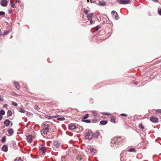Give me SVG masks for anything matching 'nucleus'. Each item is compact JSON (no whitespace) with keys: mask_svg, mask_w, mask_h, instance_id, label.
Here are the masks:
<instances>
[{"mask_svg":"<svg viewBox=\"0 0 161 161\" xmlns=\"http://www.w3.org/2000/svg\"><path fill=\"white\" fill-rule=\"evenodd\" d=\"M111 14L113 15V16H114V18L116 19L117 20L119 19V17L118 14L116 13V12L114 11H112L111 12Z\"/></svg>","mask_w":161,"mask_h":161,"instance_id":"0eeeda50","label":"nucleus"},{"mask_svg":"<svg viewBox=\"0 0 161 161\" xmlns=\"http://www.w3.org/2000/svg\"><path fill=\"white\" fill-rule=\"evenodd\" d=\"M149 14H151L150 13H149Z\"/></svg>","mask_w":161,"mask_h":161,"instance_id":"e2e57ef3","label":"nucleus"},{"mask_svg":"<svg viewBox=\"0 0 161 161\" xmlns=\"http://www.w3.org/2000/svg\"><path fill=\"white\" fill-rule=\"evenodd\" d=\"M12 95L13 96H16L17 95V94L15 92H13L11 93Z\"/></svg>","mask_w":161,"mask_h":161,"instance_id":"58836bf2","label":"nucleus"},{"mask_svg":"<svg viewBox=\"0 0 161 161\" xmlns=\"http://www.w3.org/2000/svg\"><path fill=\"white\" fill-rule=\"evenodd\" d=\"M139 127L141 129H143L144 128V126L142 124H140L139 125Z\"/></svg>","mask_w":161,"mask_h":161,"instance_id":"2f4dec72","label":"nucleus"},{"mask_svg":"<svg viewBox=\"0 0 161 161\" xmlns=\"http://www.w3.org/2000/svg\"><path fill=\"white\" fill-rule=\"evenodd\" d=\"M147 161L145 160V161Z\"/></svg>","mask_w":161,"mask_h":161,"instance_id":"69168bd1","label":"nucleus"},{"mask_svg":"<svg viewBox=\"0 0 161 161\" xmlns=\"http://www.w3.org/2000/svg\"><path fill=\"white\" fill-rule=\"evenodd\" d=\"M40 150L42 152L43 154H45L46 148L45 147L42 146L39 148Z\"/></svg>","mask_w":161,"mask_h":161,"instance_id":"ddd939ff","label":"nucleus"},{"mask_svg":"<svg viewBox=\"0 0 161 161\" xmlns=\"http://www.w3.org/2000/svg\"><path fill=\"white\" fill-rule=\"evenodd\" d=\"M7 106V104H3V108L6 107Z\"/></svg>","mask_w":161,"mask_h":161,"instance_id":"603ef678","label":"nucleus"},{"mask_svg":"<svg viewBox=\"0 0 161 161\" xmlns=\"http://www.w3.org/2000/svg\"><path fill=\"white\" fill-rule=\"evenodd\" d=\"M87 2H88V3L90 2L89 0H87Z\"/></svg>","mask_w":161,"mask_h":161,"instance_id":"bf43d9fd","label":"nucleus"},{"mask_svg":"<svg viewBox=\"0 0 161 161\" xmlns=\"http://www.w3.org/2000/svg\"><path fill=\"white\" fill-rule=\"evenodd\" d=\"M99 28H100V27L99 26L97 25V26H96L95 27V30H96L97 31H98V30L99 29Z\"/></svg>","mask_w":161,"mask_h":161,"instance_id":"79ce46f5","label":"nucleus"},{"mask_svg":"<svg viewBox=\"0 0 161 161\" xmlns=\"http://www.w3.org/2000/svg\"><path fill=\"white\" fill-rule=\"evenodd\" d=\"M14 86H15V88L17 90H19L20 88V86L19 84V83L18 82H16V81H13Z\"/></svg>","mask_w":161,"mask_h":161,"instance_id":"9b49d317","label":"nucleus"},{"mask_svg":"<svg viewBox=\"0 0 161 161\" xmlns=\"http://www.w3.org/2000/svg\"><path fill=\"white\" fill-rule=\"evenodd\" d=\"M42 131L44 133H47L49 132V126L48 125L43 124L42 125Z\"/></svg>","mask_w":161,"mask_h":161,"instance_id":"f03ea898","label":"nucleus"},{"mask_svg":"<svg viewBox=\"0 0 161 161\" xmlns=\"http://www.w3.org/2000/svg\"><path fill=\"white\" fill-rule=\"evenodd\" d=\"M89 151H90L92 154H94L96 153V150L95 149L89 147L88 149Z\"/></svg>","mask_w":161,"mask_h":161,"instance_id":"4468645a","label":"nucleus"},{"mask_svg":"<svg viewBox=\"0 0 161 161\" xmlns=\"http://www.w3.org/2000/svg\"><path fill=\"white\" fill-rule=\"evenodd\" d=\"M69 129L71 130L75 129L76 128V126L73 124H69Z\"/></svg>","mask_w":161,"mask_h":161,"instance_id":"f8f14e48","label":"nucleus"},{"mask_svg":"<svg viewBox=\"0 0 161 161\" xmlns=\"http://www.w3.org/2000/svg\"><path fill=\"white\" fill-rule=\"evenodd\" d=\"M5 14L4 12L3 11H0V16L3 15Z\"/></svg>","mask_w":161,"mask_h":161,"instance_id":"e433bc0d","label":"nucleus"},{"mask_svg":"<svg viewBox=\"0 0 161 161\" xmlns=\"http://www.w3.org/2000/svg\"><path fill=\"white\" fill-rule=\"evenodd\" d=\"M133 84L135 85H136L138 83L137 82L134 81L133 82Z\"/></svg>","mask_w":161,"mask_h":161,"instance_id":"5fc2aeb1","label":"nucleus"},{"mask_svg":"<svg viewBox=\"0 0 161 161\" xmlns=\"http://www.w3.org/2000/svg\"><path fill=\"white\" fill-rule=\"evenodd\" d=\"M6 141V138L5 136H4L3 137V138H2L1 140V141L3 142H5Z\"/></svg>","mask_w":161,"mask_h":161,"instance_id":"473e14b6","label":"nucleus"},{"mask_svg":"<svg viewBox=\"0 0 161 161\" xmlns=\"http://www.w3.org/2000/svg\"><path fill=\"white\" fill-rule=\"evenodd\" d=\"M10 121L8 119H7L5 120L4 122V124L5 125L7 126L9 125L10 124Z\"/></svg>","mask_w":161,"mask_h":161,"instance_id":"dca6fc26","label":"nucleus"},{"mask_svg":"<svg viewBox=\"0 0 161 161\" xmlns=\"http://www.w3.org/2000/svg\"><path fill=\"white\" fill-rule=\"evenodd\" d=\"M92 121L93 122V123H97L98 122L97 119H92Z\"/></svg>","mask_w":161,"mask_h":161,"instance_id":"4c0bfd02","label":"nucleus"},{"mask_svg":"<svg viewBox=\"0 0 161 161\" xmlns=\"http://www.w3.org/2000/svg\"><path fill=\"white\" fill-rule=\"evenodd\" d=\"M5 112L4 110H2L0 111V115H4L5 114Z\"/></svg>","mask_w":161,"mask_h":161,"instance_id":"c756f323","label":"nucleus"},{"mask_svg":"<svg viewBox=\"0 0 161 161\" xmlns=\"http://www.w3.org/2000/svg\"><path fill=\"white\" fill-rule=\"evenodd\" d=\"M1 5L3 7H6L7 5L8 2L7 0H1Z\"/></svg>","mask_w":161,"mask_h":161,"instance_id":"39448f33","label":"nucleus"},{"mask_svg":"<svg viewBox=\"0 0 161 161\" xmlns=\"http://www.w3.org/2000/svg\"><path fill=\"white\" fill-rule=\"evenodd\" d=\"M19 111L21 113H25V111L24 108L22 107H20L19 108Z\"/></svg>","mask_w":161,"mask_h":161,"instance_id":"a211bd4d","label":"nucleus"},{"mask_svg":"<svg viewBox=\"0 0 161 161\" xmlns=\"http://www.w3.org/2000/svg\"><path fill=\"white\" fill-rule=\"evenodd\" d=\"M7 115L8 116H11L12 114L11 111L10 110H8L7 112Z\"/></svg>","mask_w":161,"mask_h":161,"instance_id":"a878e982","label":"nucleus"},{"mask_svg":"<svg viewBox=\"0 0 161 161\" xmlns=\"http://www.w3.org/2000/svg\"><path fill=\"white\" fill-rule=\"evenodd\" d=\"M17 3H20V0H15Z\"/></svg>","mask_w":161,"mask_h":161,"instance_id":"09e8293b","label":"nucleus"},{"mask_svg":"<svg viewBox=\"0 0 161 161\" xmlns=\"http://www.w3.org/2000/svg\"><path fill=\"white\" fill-rule=\"evenodd\" d=\"M60 146V143L58 141L55 140L53 142V148H58Z\"/></svg>","mask_w":161,"mask_h":161,"instance_id":"20e7f679","label":"nucleus"},{"mask_svg":"<svg viewBox=\"0 0 161 161\" xmlns=\"http://www.w3.org/2000/svg\"><path fill=\"white\" fill-rule=\"evenodd\" d=\"M9 33V31H4V33H3V35H7L8 33Z\"/></svg>","mask_w":161,"mask_h":161,"instance_id":"c9c22d12","label":"nucleus"},{"mask_svg":"<svg viewBox=\"0 0 161 161\" xmlns=\"http://www.w3.org/2000/svg\"><path fill=\"white\" fill-rule=\"evenodd\" d=\"M8 131V133L9 134V135L10 136L12 135L14 133V130L13 129L11 128L9 129Z\"/></svg>","mask_w":161,"mask_h":161,"instance_id":"6ab92c4d","label":"nucleus"},{"mask_svg":"<svg viewBox=\"0 0 161 161\" xmlns=\"http://www.w3.org/2000/svg\"><path fill=\"white\" fill-rule=\"evenodd\" d=\"M94 15L93 13H91L89 14H87V18L89 20H91L92 19V16Z\"/></svg>","mask_w":161,"mask_h":161,"instance_id":"2eb2a0df","label":"nucleus"},{"mask_svg":"<svg viewBox=\"0 0 161 161\" xmlns=\"http://www.w3.org/2000/svg\"><path fill=\"white\" fill-rule=\"evenodd\" d=\"M12 103L13 105L15 106H17L18 105L17 103H16L14 102H12Z\"/></svg>","mask_w":161,"mask_h":161,"instance_id":"f704fd0d","label":"nucleus"},{"mask_svg":"<svg viewBox=\"0 0 161 161\" xmlns=\"http://www.w3.org/2000/svg\"><path fill=\"white\" fill-rule=\"evenodd\" d=\"M57 119L58 120L63 121L65 119V118L63 117H59L57 118Z\"/></svg>","mask_w":161,"mask_h":161,"instance_id":"7c9ffc66","label":"nucleus"},{"mask_svg":"<svg viewBox=\"0 0 161 161\" xmlns=\"http://www.w3.org/2000/svg\"><path fill=\"white\" fill-rule=\"evenodd\" d=\"M158 14L161 15V8L160 9H158Z\"/></svg>","mask_w":161,"mask_h":161,"instance_id":"ea45409f","label":"nucleus"},{"mask_svg":"<svg viewBox=\"0 0 161 161\" xmlns=\"http://www.w3.org/2000/svg\"><path fill=\"white\" fill-rule=\"evenodd\" d=\"M35 109L36 110H38L39 109V108L38 106L37 105H35Z\"/></svg>","mask_w":161,"mask_h":161,"instance_id":"72a5a7b5","label":"nucleus"},{"mask_svg":"<svg viewBox=\"0 0 161 161\" xmlns=\"http://www.w3.org/2000/svg\"><path fill=\"white\" fill-rule=\"evenodd\" d=\"M108 123V121L107 120H103L101 121L100 122V125H106Z\"/></svg>","mask_w":161,"mask_h":161,"instance_id":"aec40b11","label":"nucleus"},{"mask_svg":"<svg viewBox=\"0 0 161 161\" xmlns=\"http://www.w3.org/2000/svg\"><path fill=\"white\" fill-rule=\"evenodd\" d=\"M2 116L1 115H0V120L2 119Z\"/></svg>","mask_w":161,"mask_h":161,"instance_id":"4d7b16f0","label":"nucleus"},{"mask_svg":"<svg viewBox=\"0 0 161 161\" xmlns=\"http://www.w3.org/2000/svg\"><path fill=\"white\" fill-rule=\"evenodd\" d=\"M84 11L86 14H87L88 13V11L87 10L85 9V8H84Z\"/></svg>","mask_w":161,"mask_h":161,"instance_id":"a19ab883","label":"nucleus"},{"mask_svg":"<svg viewBox=\"0 0 161 161\" xmlns=\"http://www.w3.org/2000/svg\"><path fill=\"white\" fill-rule=\"evenodd\" d=\"M90 1H91V3H92V1L91 0H90Z\"/></svg>","mask_w":161,"mask_h":161,"instance_id":"052dcab7","label":"nucleus"},{"mask_svg":"<svg viewBox=\"0 0 161 161\" xmlns=\"http://www.w3.org/2000/svg\"><path fill=\"white\" fill-rule=\"evenodd\" d=\"M12 11L11 10H8V13L9 14H11L12 13Z\"/></svg>","mask_w":161,"mask_h":161,"instance_id":"3c124183","label":"nucleus"},{"mask_svg":"<svg viewBox=\"0 0 161 161\" xmlns=\"http://www.w3.org/2000/svg\"><path fill=\"white\" fill-rule=\"evenodd\" d=\"M10 4L11 6V7L13 8H15V4L13 2L12 0H11L10 2Z\"/></svg>","mask_w":161,"mask_h":161,"instance_id":"b1692460","label":"nucleus"},{"mask_svg":"<svg viewBox=\"0 0 161 161\" xmlns=\"http://www.w3.org/2000/svg\"><path fill=\"white\" fill-rule=\"evenodd\" d=\"M92 136L96 138H97L100 135V133L98 130H96L93 133H92Z\"/></svg>","mask_w":161,"mask_h":161,"instance_id":"6e6552de","label":"nucleus"},{"mask_svg":"<svg viewBox=\"0 0 161 161\" xmlns=\"http://www.w3.org/2000/svg\"><path fill=\"white\" fill-rule=\"evenodd\" d=\"M3 101V98L1 97V95H0V101Z\"/></svg>","mask_w":161,"mask_h":161,"instance_id":"49530a36","label":"nucleus"},{"mask_svg":"<svg viewBox=\"0 0 161 161\" xmlns=\"http://www.w3.org/2000/svg\"><path fill=\"white\" fill-rule=\"evenodd\" d=\"M107 20H106L105 19V20H103V24H106L107 23Z\"/></svg>","mask_w":161,"mask_h":161,"instance_id":"a18cd8bd","label":"nucleus"},{"mask_svg":"<svg viewBox=\"0 0 161 161\" xmlns=\"http://www.w3.org/2000/svg\"><path fill=\"white\" fill-rule=\"evenodd\" d=\"M152 0L154 2H158V0Z\"/></svg>","mask_w":161,"mask_h":161,"instance_id":"864d4df0","label":"nucleus"},{"mask_svg":"<svg viewBox=\"0 0 161 161\" xmlns=\"http://www.w3.org/2000/svg\"><path fill=\"white\" fill-rule=\"evenodd\" d=\"M111 121L112 122H114V123H115V119L114 118L111 119Z\"/></svg>","mask_w":161,"mask_h":161,"instance_id":"37998d69","label":"nucleus"},{"mask_svg":"<svg viewBox=\"0 0 161 161\" xmlns=\"http://www.w3.org/2000/svg\"><path fill=\"white\" fill-rule=\"evenodd\" d=\"M33 136L31 135H28L26 136V140L27 142L29 143H31L32 140Z\"/></svg>","mask_w":161,"mask_h":161,"instance_id":"1a4fd4ad","label":"nucleus"},{"mask_svg":"<svg viewBox=\"0 0 161 161\" xmlns=\"http://www.w3.org/2000/svg\"><path fill=\"white\" fill-rule=\"evenodd\" d=\"M92 113L93 114V116L95 117H97L99 116L97 112L96 111H92Z\"/></svg>","mask_w":161,"mask_h":161,"instance_id":"412c9836","label":"nucleus"},{"mask_svg":"<svg viewBox=\"0 0 161 161\" xmlns=\"http://www.w3.org/2000/svg\"><path fill=\"white\" fill-rule=\"evenodd\" d=\"M129 151L130 152H136V150L134 148H130L129 150Z\"/></svg>","mask_w":161,"mask_h":161,"instance_id":"cd10ccee","label":"nucleus"},{"mask_svg":"<svg viewBox=\"0 0 161 161\" xmlns=\"http://www.w3.org/2000/svg\"><path fill=\"white\" fill-rule=\"evenodd\" d=\"M150 120L153 123H156L158 122V119L156 117H152L150 118Z\"/></svg>","mask_w":161,"mask_h":161,"instance_id":"9d476101","label":"nucleus"},{"mask_svg":"<svg viewBox=\"0 0 161 161\" xmlns=\"http://www.w3.org/2000/svg\"><path fill=\"white\" fill-rule=\"evenodd\" d=\"M92 134L90 131H88L85 135V137L88 139H91L92 138Z\"/></svg>","mask_w":161,"mask_h":161,"instance_id":"423d86ee","label":"nucleus"},{"mask_svg":"<svg viewBox=\"0 0 161 161\" xmlns=\"http://www.w3.org/2000/svg\"><path fill=\"white\" fill-rule=\"evenodd\" d=\"M45 117L46 118H48V119H52L55 118L56 117V116H49L47 114L45 115Z\"/></svg>","mask_w":161,"mask_h":161,"instance_id":"4be33fe9","label":"nucleus"},{"mask_svg":"<svg viewBox=\"0 0 161 161\" xmlns=\"http://www.w3.org/2000/svg\"><path fill=\"white\" fill-rule=\"evenodd\" d=\"M81 121L86 123H90L91 122V121L88 119H82Z\"/></svg>","mask_w":161,"mask_h":161,"instance_id":"5701e85b","label":"nucleus"},{"mask_svg":"<svg viewBox=\"0 0 161 161\" xmlns=\"http://www.w3.org/2000/svg\"><path fill=\"white\" fill-rule=\"evenodd\" d=\"M2 150L5 152H7L8 150V147L6 145H3L2 147Z\"/></svg>","mask_w":161,"mask_h":161,"instance_id":"f3484780","label":"nucleus"},{"mask_svg":"<svg viewBox=\"0 0 161 161\" xmlns=\"http://www.w3.org/2000/svg\"><path fill=\"white\" fill-rule=\"evenodd\" d=\"M149 14H151L150 13H149Z\"/></svg>","mask_w":161,"mask_h":161,"instance_id":"0e129e2a","label":"nucleus"},{"mask_svg":"<svg viewBox=\"0 0 161 161\" xmlns=\"http://www.w3.org/2000/svg\"><path fill=\"white\" fill-rule=\"evenodd\" d=\"M117 1L120 4H126L130 3V0H117Z\"/></svg>","mask_w":161,"mask_h":161,"instance_id":"7ed1b4c3","label":"nucleus"},{"mask_svg":"<svg viewBox=\"0 0 161 161\" xmlns=\"http://www.w3.org/2000/svg\"><path fill=\"white\" fill-rule=\"evenodd\" d=\"M121 116L125 117L127 116V114H121L120 115Z\"/></svg>","mask_w":161,"mask_h":161,"instance_id":"c03bdc74","label":"nucleus"},{"mask_svg":"<svg viewBox=\"0 0 161 161\" xmlns=\"http://www.w3.org/2000/svg\"><path fill=\"white\" fill-rule=\"evenodd\" d=\"M14 161H22L20 157L16 158Z\"/></svg>","mask_w":161,"mask_h":161,"instance_id":"c85d7f7f","label":"nucleus"},{"mask_svg":"<svg viewBox=\"0 0 161 161\" xmlns=\"http://www.w3.org/2000/svg\"><path fill=\"white\" fill-rule=\"evenodd\" d=\"M131 161V160H129V161Z\"/></svg>","mask_w":161,"mask_h":161,"instance_id":"680f3d73","label":"nucleus"},{"mask_svg":"<svg viewBox=\"0 0 161 161\" xmlns=\"http://www.w3.org/2000/svg\"><path fill=\"white\" fill-rule=\"evenodd\" d=\"M90 25L92 24L93 23V21L92 20H90Z\"/></svg>","mask_w":161,"mask_h":161,"instance_id":"6e6d98bb","label":"nucleus"},{"mask_svg":"<svg viewBox=\"0 0 161 161\" xmlns=\"http://www.w3.org/2000/svg\"><path fill=\"white\" fill-rule=\"evenodd\" d=\"M26 114L28 115H30L31 114V113L30 112H27Z\"/></svg>","mask_w":161,"mask_h":161,"instance_id":"8fccbe9b","label":"nucleus"},{"mask_svg":"<svg viewBox=\"0 0 161 161\" xmlns=\"http://www.w3.org/2000/svg\"><path fill=\"white\" fill-rule=\"evenodd\" d=\"M107 114V113H103V114Z\"/></svg>","mask_w":161,"mask_h":161,"instance_id":"13d9d810","label":"nucleus"},{"mask_svg":"<svg viewBox=\"0 0 161 161\" xmlns=\"http://www.w3.org/2000/svg\"><path fill=\"white\" fill-rule=\"evenodd\" d=\"M89 117V115L88 114H86L83 117L82 119H85Z\"/></svg>","mask_w":161,"mask_h":161,"instance_id":"bb28decb","label":"nucleus"},{"mask_svg":"<svg viewBox=\"0 0 161 161\" xmlns=\"http://www.w3.org/2000/svg\"><path fill=\"white\" fill-rule=\"evenodd\" d=\"M106 3L104 2H99V4L100 5L102 6H104L106 5Z\"/></svg>","mask_w":161,"mask_h":161,"instance_id":"393cba45","label":"nucleus"},{"mask_svg":"<svg viewBox=\"0 0 161 161\" xmlns=\"http://www.w3.org/2000/svg\"><path fill=\"white\" fill-rule=\"evenodd\" d=\"M156 112L161 113V109H157L156 110Z\"/></svg>","mask_w":161,"mask_h":161,"instance_id":"de8ad7c7","label":"nucleus"},{"mask_svg":"<svg viewBox=\"0 0 161 161\" xmlns=\"http://www.w3.org/2000/svg\"><path fill=\"white\" fill-rule=\"evenodd\" d=\"M123 139V137H115L113 139H112L111 141V146L113 147H117L119 146V143L121 142Z\"/></svg>","mask_w":161,"mask_h":161,"instance_id":"f257e3e1","label":"nucleus"}]
</instances>
